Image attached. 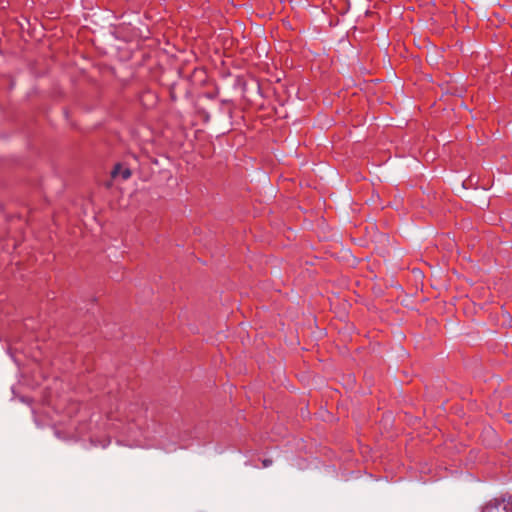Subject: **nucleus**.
Listing matches in <instances>:
<instances>
[{
    "mask_svg": "<svg viewBox=\"0 0 512 512\" xmlns=\"http://www.w3.org/2000/svg\"><path fill=\"white\" fill-rule=\"evenodd\" d=\"M272 462H273L272 459H264L262 461V465H263V467H269L270 465H272Z\"/></svg>",
    "mask_w": 512,
    "mask_h": 512,
    "instance_id": "f03ea898",
    "label": "nucleus"
},
{
    "mask_svg": "<svg viewBox=\"0 0 512 512\" xmlns=\"http://www.w3.org/2000/svg\"><path fill=\"white\" fill-rule=\"evenodd\" d=\"M113 178L121 177L123 180H127L131 176L129 168L117 164L111 172Z\"/></svg>",
    "mask_w": 512,
    "mask_h": 512,
    "instance_id": "f257e3e1",
    "label": "nucleus"
}]
</instances>
